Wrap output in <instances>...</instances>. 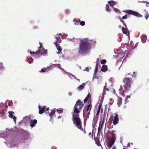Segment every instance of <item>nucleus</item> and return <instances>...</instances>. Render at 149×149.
I'll list each match as a JSON object with an SVG mask.
<instances>
[{"instance_id": "f257e3e1", "label": "nucleus", "mask_w": 149, "mask_h": 149, "mask_svg": "<svg viewBox=\"0 0 149 149\" xmlns=\"http://www.w3.org/2000/svg\"><path fill=\"white\" fill-rule=\"evenodd\" d=\"M90 42L87 38L80 40V43L79 45V52L80 54L84 55L89 53L91 49Z\"/></svg>"}, {"instance_id": "f03ea898", "label": "nucleus", "mask_w": 149, "mask_h": 149, "mask_svg": "<svg viewBox=\"0 0 149 149\" xmlns=\"http://www.w3.org/2000/svg\"><path fill=\"white\" fill-rule=\"evenodd\" d=\"M83 102L80 100H78L74 107L73 111L72 112V118L79 117V113L83 107Z\"/></svg>"}, {"instance_id": "7ed1b4c3", "label": "nucleus", "mask_w": 149, "mask_h": 149, "mask_svg": "<svg viewBox=\"0 0 149 149\" xmlns=\"http://www.w3.org/2000/svg\"><path fill=\"white\" fill-rule=\"evenodd\" d=\"M125 84L123 86L124 90H123V93H125L129 91L131 88V80L129 78L125 77L123 80Z\"/></svg>"}, {"instance_id": "20e7f679", "label": "nucleus", "mask_w": 149, "mask_h": 149, "mask_svg": "<svg viewBox=\"0 0 149 149\" xmlns=\"http://www.w3.org/2000/svg\"><path fill=\"white\" fill-rule=\"evenodd\" d=\"M72 121L74 125L85 134L86 131L82 127L81 121L79 117L72 118Z\"/></svg>"}, {"instance_id": "39448f33", "label": "nucleus", "mask_w": 149, "mask_h": 149, "mask_svg": "<svg viewBox=\"0 0 149 149\" xmlns=\"http://www.w3.org/2000/svg\"><path fill=\"white\" fill-rule=\"evenodd\" d=\"M6 144L11 148L18 147L19 143V141L15 139H8L7 141L5 142Z\"/></svg>"}, {"instance_id": "423d86ee", "label": "nucleus", "mask_w": 149, "mask_h": 149, "mask_svg": "<svg viewBox=\"0 0 149 149\" xmlns=\"http://www.w3.org/2000/svg\"><path fill=\"white\" fill-rule=\"evenodd\" d=\"M91 109V105L89 104L83 110V116L84 121H86L87 119L89 118Z\"/></svg>"}, {"instance_id": "0eeeda50", "label": "nucleus", "mask_w": 149, "mask_h": 149, "mask_svg": "<svg viewBox=\"0 0 149 149\" xmlns=\"http://www.w3.org/2000/svg\"><path fill=\"white\" fill-rule=\"evenodd\" d=\"M108 4H107L106 6V10L107 12L110 13L111 11V10L110 8L109 5L111 7L113 8H114L113 6L117 4V2L113 1H108Z\"/></svg>"}, {"instance_id": "6e6552de", "label": "nucleus", "mask_w": 149, "mask_h": 149, "mask_svg": "<svg viewBox=\"0 0 149 149\" xmlns=\"http://www.w3.org/2000/svg\"><path fill=\"white\" fill-rule=\"evenodd\" d=\"M40 46L38 49V51L40 53V54L43 56H45L47 55V50L45 49L43 47H42V44L40 43Z\"/></svg>"}, {"instance_id": "1a4fd4ad", "label": "nucleus", "mask_w": 149, "mask_h": 149, "mask_svg": "<svg viewBox=\"0 0 149 149\" xmlns=\"http://www.w3.org/2000/svg\"><path fill=\"white\" fill-rule=\"evenodd\" d=\"M126 12L138 17H141L142 16L139 13L131 10H127L126 11Z\"/></svg>"}, {"instance_id": "9d476101", "label": "nucleus", "mask_w": 149, "mask_h": 149, "mask_svg": "<svg viewBox=\"0 0 149 149\" xmlns=\"http://www.w3.org/2000/svg\"><path fill=\"white\" fill-rule=\"evenodd\" d=\"M29 51V50H27V52H29L31 56L34 58H38L40 56V53L39 52L38 50L37 52H36Z\"/></svg>"}, {"instance_id": "9b49d317", "label": "nucleus", "mask_w": 149, "mask_h": 149, "mask_svg": "<svg viewBox=\"0 0 149 149\" xmlns=\"http://www.w3.org/2000/svg\"><path fill=\"white\" fill-rule=\"evenodd\" d=\"M56 111H55V109H54L52 110L51 113H50L49 115V116L50 119V121L53 122L54 118L55 117V112Z\"/></svg>"}, {"instance_id": "f8f14e48", "label": "nucleus", "mask_w": 149, "mask_h": 149, "mask_svg": "<svg viewBox=\"0 0 149 149\" xmlns=\"http://www.w3.org/2000/svg\"><path fill=\"white\" fill-rule=\"evenodd\" d=\"M8 113L9 117L11 118H13L15 124H16L17 118L15 116L13 115V114L14 113V112L13 111H10L8 112Z\"/></svg>"}, {"instance_id": "ddd939ff", "label": "nucleus", "mask_w": 149, "mask_h": 149, "mask_svg": "<svg viewBox=\"0 0 149 149\" xmlns=\"http://www.w3.org/2000/svg\"><path fill=\"white\" fill-rule=\"evenodd\" d=\"M115 141V140L113 138L110 139L107 143L108 148H110L114 143Z\"/></svg>"}, {"instance_id": "4468645a", "label": "nucleus", "mask_w": 149, "mask_h": 149, "mask_svg": "<svg viewBox=\"0 0 149 149\" xmlns=\"http://www.w3.org/2000/svg\"><path fill=\"white\" fill-rule=\"evenodd\" d=\"M38 108L39 113L40 114H42L44 112L46 111H45V108H46L45 106H41L39 105Z\"/></svg>"}, {"instance_id": "2eb2a0df", "label": "nucleus", "mask_w": 149, "mask_h": 149, "mask_svg": "<svg viewBox=\"0 0 149 149\" xmlns=\"http://www.w3.org/2000/svg\"><path fill=\"white\" fill-rule=\"evenodd\" d=\"M29 123L30 124V126L32 127H33L35 126L37 124V120L36 119L32 120L30 119Z\"/></svg>"}, {"instance_id": "dca6fc26", "label": "nucleus", "mask_w": 149, "mask_h": 149, "mask_svg": "<svg viewBox=\"0 0 149 149\" xmlns=\"http://www.w3.org/2000/svg\"><path fill=\"white\" fill-rule=\"evenodd\" d=\"M30 120V119L28 117H26L23 118V120L21 121V123L26 125L29 122Z\"/></svg>"}, {"instance_id": "f3484780", "label": "nucleus", "mask_w": 149, "mask_h": 149, "mask_svg": "<svg viewBox=\"0 0 149 149\" xmlns=\"http://www.w3.org/2000/svg\"><path fill=\"white\" fill-rule=\"evenodd\" d=\"M118 114H116L115 116L114 119L113 120V124L114 125H116L118 123Z\"/></svg>"}, {"instance_id": "a211bd4d", "label": "nucleus", "mask_w": 149, "mask_h": 149, "mask_svg": "<svg viewBox=\"0 0 149 149\" xmlns=\"http://www.w3.org/2000/svg\"><path fill=\"white\" fill-rule=\"evenodd\" d=\"M62 35L61 33L57 34L55 36V38L56 39V42L57 43H60L61 42V39L60 37L59 36V35Z\"/></svg>"}, {"instance_id": "6ab92c4d", "label": "nucleus", "mask_w": 149, "mask_h": 149, "mask_svg": "<svg viewBox=\"0 0 149 149\" xmlns=\"http://www.w3.org/2000/svg\"><path fill=\"white\" fill-rule=\"evenodd\" d=\"M54 44L56 46L57 49L58 50V52H57V54H58L60 53H61V47L59 46V45L56 42H54Z\"/></svg>"}, {"instance_id": "aec40b11", "label": "nucleus", "mask_w": 149, "mask_h": 149, "mask_svg": "<svg viewBox=\"0 0 149 149\" xmlns=\"http://www.w3.org/2000/svg\"><path fill=\"white\" fill-rule=\"evenodd\" d=\"M141 38L143 43H145L147 40V36L146 35L143 34L141 35Z\"/></svg>"}, {"instance_id": "412c9836", "label": "nucleus", "mask_w": 149, "mask_h": 149, "mask_svg": "<svg viewBox=\"0 0 149 149\" xmlns=\"http://www.w3.org/2000/svg\"><path fill=\"white\" fill-rule=\"evenodd\" d=\"M86 85V83H84L83 84L81 85L78 86L77 88V89L79 91H81L84 88Z\"/></svg>"}, {"instance_id": "4be33fe9", "label": "nucleus", "mask_w": 149, "mask_h": 149, "mask_svg": "<svg viewBox=\"0 0 149 149\" xmlns=\"http://www.w3.org/2000/svg\"><path fill=\"white\" fill-rule=\"evenodd\" d=\"M107 70V66L106 65H103L101 68V71L104 72H106Z\"/></svg>"}, {"instance_id": "5701e85b", "label": "nucleus", "mask_w": 149, "mask_h": 149, "mask_svg": "<svg viewBox=\"0 0 149 149\" xmlns=\"http://www.w3.org/2000/svg\"><path fill=\"white\" fill-rule=\"evenodd\" d=\"M117 96L118 98L117 100V104L118 107H119L121 104L122 99L121 97H119L118 95H117Z\"/></svg>"}, {"instance_id": "b1692460", "label": "nucleus", "mask_w": 149, "mask_h": 149, "mask_svg": "<svg viewBox=\"0 0 149 149\" xmlns=\"http://www.w3.org/2000/svg\"><path fill=\"white\" fill-rule=\"evenodd\" d=\"M103 125L102 123L100 124L98 128L97 135H98L101 132Z\"/></svg>"}, {"instance_id": "393cba45", "label": "nucleus", "mask_w": 149, "mask_h": 149, "mask_svg": "<svg viewBox=\"0 0 149 149\" xmlns=\"http://www.w3.org/2000/svg\"><path fill=\"white\" fill-rule=\"evenodd\" d=\"M5 69V67L4 66L3 64L1 62H0V72L4 70Z\"/></svg>"}, {"instance_id": "a878e982", "label": "nucleus", "mask_w": 149, "mask_h": 149, "mask_svg": "<svg viewBox=\"0 0 149 149\" xmlns=\"http://www.w3.org/2000/svg\"><path fill=\"white\" fill-rule=\"evenodd\" d=\"M91 97V95L89 93L88 94L86 97L85 98L84 100V102L86 103L88 100H89L90 99Z\"/></svg>"}, {"instance_id": "bb28decb", "label": "nucleus", "mask_w": 149, "mask_h": 149, "mask_svg": "<svg viewBox=\"0 0 149 149\" xmlns=\"http://www.w3.org/2000/svg\"><path fill=\"white\" fill-rule=\"evenodd\" d=\"M98 63H97L96 64V66L95 67V72L94 73V74H95L97 73V71H98Z\"/></svg>"}, {"instance_id": "cd10ccee", "label": "nucleus", "mask_w": 149, "mask_h": 149, "mask_svg": "<svg viewBox=\"0 0 149 149\" xmlns=\"http://www.w3.org/2000/svg\"><path fill=\"white\" fill-rule=\"evenodd\" d=\"M5 132L3 131H1L0 132V136L1 137H5Z\"/></svg>"}, {"instance_id": "c85d7f7f", "label": "nucleus", "mask_w": 149, "mask_h": 149, "mask_svg": "<svg viewBox=\"0 0 149 149\" xmlns=\"http://www.w3.org/2000/svg\"><path fill=\"white\" fill-rule=\"evenodd\" d=\"M130 98V95L126 96L125 99V103L126 104L129 102L128 99Z\"/></svg>"}, {"instance_id": "c756f323", "label": "nucleus", "mask_w": 149, "mask_h": 149, "mask_svg": "<svg viewBox=\"0 0 149 149\" xmlns=\"http://www.w3.org/2000/svg\"><path fill=\"white\" fill-rule=\"evenodd\" d=\"M51 67V66H47V67L46 68H43L41 69V71H40V72H47V71H46V70L47 69Z\"/></svg>"}, {"instance_id": "7c9ffc66", "label": "nucleus", "mask_w": 149, "mask_h": 149, "mask_svg": "<svg viewBox=\"0 0 149 149\" xmlns=\"http://www.w3.org/2000/svg\"><path fill=\"white\" fill-rule=\"evenodd\" d=\"M113 9L114 12L117 13H120V11L118 9L113 8Z\"/></svg>"}, {"instance_id": "2f4dec72", "label": "nucleus", "mask_w": 149, "mask_h": 149, "mask_svg": "<svg viewBox=\"0 0 149 149\" xmlns=\"http://www.w3.org/2000/svg\"><path fill=\"white\" fill-rule=\"evenodd\" d=\"M33 60L32 58H29L27 59L28 62L30 64L33 61Z\"/></svg>"}, {"instance_id": "473e14b6", "label": "nucleus", "mask_w": 149, "mask_h": 149, "mask_svg": "<svg viewBox=\"0 0 149 149\" xmlns=\"http://www.w3.org/2000/svg\"><path fill=\"white\" fill-rule=\"evenodd\" d=\"M122 30L124 34H127V30L125 28L122 27Z\"/></svg>"}, {"instance_id": "72a5a7b5", "label": "nucleus", "mask_w": 149, "mask_h": 149, "mask_svg": "<svg viewBox=\"0 0 149 149\" xmlns=\"http://www.w3.org/2000/svg\"><path fill=\"white\" fill-rule=\"evenodd\" d=\"M55 67H57L58 68L61 69H63V68L61 67V65L60 64H55V65L54 66Z\"/></svg>"}, {"instance_id": "f704fd0d", "label": "nucleus", "mask_w": 149, "mask_h": 149, "mask_svg": "<svg viewBox=\"0 0 149 149\" xmlns=\"http://www.w3.org/2000/svg\"><path fill=\"white\" fill-rule=\"evenodd\" d=\"M101 109V106L100 105L98 108L97 111V113H96V115H98L100 113V110Z\"/></svg>"}, {"instance_id": "c9c22d12", "label": "nucleus", "mask_w": 149, "mask_h": 149, "mask_svg": "<svg viewBox=\"0 0 149 149\" xmlns=\"http://www.w3.org/2000/svg\"><path fill=\"white\" fill-rule=\"evenodd\" d=\"M123 90H124V88H123L122 86H120V89L119 90V91L120 92L123 93Z\"/></svg>"}, {"instance_id": "e433bc0d", "label": "nucleus", "mask_w": 149, "mask_h": 149, "mask_svg": "<svg viewBox=\"0 0 149 149\" xmlns=\"http://www.w3.org/2000/svg\"><path fill=\"white\" fill-rule=\"evenodd\" d=\"M85 22L84 21H81L80 23V24L82 26H84L85 25Z\"/></svg>"}, {"instance_id": "4c0bfd02", "label": "nucleus", "mask_w": 149, "mask_h": 149, "mask_svg": "<svg viewBox=\"0 0 149 149\" xmlns=\"http://www.w3.org/2000/svg\"><path fill=\"white\" fill-rule=\"evenodd\" d=\"M91 69V68L90 67H88L85 68V69L84 70V71H88L89 69Z\"/></svg>"}, {"instance_id": "58836bf2", "label": "nucleus", "mask_w": 149, "mask_h": 149, "mask_svg": "<svg viewBox=\"0 0 149 149\" xmlns=\"http://www.w3.org/2000/svg\"><path fill=\"white\" fill-rule=\"evenodd\" d=\"M0 117L1 119L3 120H4L5 119H6V117L4 115V114H2V115H1L0 116Z\"/></svg>"}, {"instance_id": "ea45409f", "label": "nucleus", "mask_w": 149, "mask_h": 149, "mask_svg": "<svg viewBox=\"0 0 149 149\" xmlns=\"http://www.w3.org/2000/svg\"><path fill=\"white\" fill-rule=\"evenodd\" d=\"M106 62V60L105 59L102 60L101 62V63L102 64H105Z\"/></svg>"}, {"instance_id": "a19ab883", "label": "nucleus", "mask_w": 149, "mask_h": 149, "mask_svg": "<svg viewBox=\"0 0 149 149\" xmlns=\"http://www.w3.org/2000/svg\"><path fill=\"white\" fill-rule=\"evenodd\" d=\"M113 100L111 98L110 99V101L109 102V103L110 104V105L112 104L113 103Z\"/></svg>"}, {"instance_id": "79ce46f5", "label": "nucleus", "mask_w": 149, "mask_h": 149, "mask_svg": "<svg viewBox=\"0 0 149 149\" xmlns=\"http://www.w3.org/2000/svg\"><path fill=\"white\" fill-rule=\"evenodd\" d=\"M70 75H72V77L73 78H74V79H76L78 80H79V81H80V80H79V79H77V78H76V77L74 75H73V74H71V73H70Z\"/></svg>"}, {"instance_id": "37998d69", "label": "nucleus", "mask_w": 149, "mask_h": 149, "mask_svg": "<svg viewBox=\"0 0 149 149\" xmlns=\"http://www.w3.org/2000/svg\"><path fill=\"white\" fill-rule=\"evenodd\" d=\"M105 87H104V90L103 91V92H102V96H103V95H104L105 94Z\"/></svg>"}, {"instance_id": "c03bdc74", "label": "nucleus", "mask_w": 149, "mask_h": 149, "mask_svg": "<svg viewBox=\"0 0 149 149\" xmlns=\"http://www.w3.org/2000/svg\"><path fill=\"white\" fill-rule=\"evenodd\" d=\"M127 18V15H125L122 17V19H125Z\"/></svg>"}, {"instance_id": "a18cd8bd", "label": "nucleus", "mask_w": 149, "mask_h": 149, "mask_svg": "<svg viewBox=\"0 0 149 149\" xmlns=\"http://www.w3.org/2000/svg\"><path fill=\"white\" fill-rule=\"evenodd\" d=\"M137 43H136L135 45L132 48V49H135L136 48L137 46Z\"/></svg>"}, {"instance_id": "49530a36", "label": "nucleus", "mask_w": 149, "mask_h": 149, "mask_svg": "<svg viewBox=\"0 0 149 149\" xmlns=\"http://www.w3.org/2000/svg\"><path fill=\"white\" fill-rule=\"evenodd\" d=\"M149 17V15L148 14H147L145 16V17L146 18V19H147Z\"/></svg>"}, {"instance_id": "de8ad7c7", "label": "nucleus", "mask_w": 149, "mask_h": 149, "mask_svg": "<svg viewBox=\"0 0 149 149\" xmlns=\"http://www.w3.org/2000/svg\"><path fill=\"white\" fill-rule=\"evenodd\" d=\"M135 72L134 71L133 72V74H132V76L133 77H135L136 76V74H135Z\"/></svg>"}, {"instance_id": "09e8293b", "label": "nucleus", "mask_w": 149, "mask_h": 149, "mask_svg": "<svg viewBox=\"0 0 149 149\" xmlns=\"http://www.w3.org/2000/svg\"><path fill=\"white\" fill-rule=\"evenodd\" d=\"M49 109V107L47 108L46 109V110H45V111H45L46 113H48V110Z\"/></svg>"}, {"instance_id": "8fccbe9b", "label": "nucleus", "mask_w": 149, "mask_h": 149, "mask_svg": "<svg viewBox=\"0 0 149 149\" xmlns=\"http://www.w3.org/2000/svg\"><path fill=\"white\" fill-rule=\"evenodd\" d=\"M130 144H131L132 145H133V144L132 143H128V144H127V147H128L130 145Z\"/></svg>"}, {"instance_id": "3c124183", "label": "nucleus", "mask_w": 149, "mask_h": 149, "mask_svg": "<svg viewBox=\"0 0 149 149\" xmlns=\"http://www.w3.org/2000/svg\"><path fill=\"white\" fill-rule=\"evenodd\" d=\"M123 138V137H120V139L121 140L120 141V142L121 143H122V139Z\"/></svg>"}, {"instance_id": "603ef678", "label": "nucleus", "mask_w": 149, "mask_h": 149, "mask_svg": "<svg viewBox=\"0 0 149 149\" xmlns=\"http://www.w3.org/2000/svg\"><path fill=\"white\" fill-rule=\"evenodd\" d=\"M4 112H0V116L1 115H2V114H4Z\"/></svg>"}, {"instance_id": "864d4df0", "label": "nucleus", "mask_w": 149, "mask_h": 149, "mask_svg": "<svg viewBox=\"0 0 149 149\" xmlns=\"http://www.w3.org/2000/svg\"><path fill=\"white\" fill-rule=\"evenodd\" d=\"M113 93L114 94H116V95L117 96V95L116 93V92H115V91L114 90H113Z\"/></svg>"}, {"instance_id": "5fc2aeb1", "label": "nucleus", "mask_w": 149, "mask_h": 149, "mask_svg": "<svg viewBox=\"0 0 149 149\" xmlns=\"http://www.w3.org/2000/svg\"><path fill=\"white\" fill-rule=\"evenodd\" d=\"M68 95H69V96H71L72 95V94L71 93L69 92L68 93Z\"/></svg>"}, {"instance_id": "6e6d98bb", "label": "nucleus", "mask_w": 149, "mask_h": 149, "mask_svg": "<svg viewBox=\"0 0 149 149\" xmlns=\"http://www.w3.org/2000/svg\"><path fill=\"white\" fill-rule=\"evenodd\" d=\"M68 76L71 79H72V78L69 75V74H68Z\"/></svg>"}, {"instance_id": "4d7b16f0", "label": "nucleus", "mask_w": 149, "mask_h": 149, "mask_svg": "<svg viewBox=\"0 0 149 149\" xmlns=\"http://www.w3.org/2000/svg\"><path fill=\"white\" fill-rule=\"evenodd\" d=\"M111 149H116V148L115 147L113 146Z\"/></svg>"}, {"instance_id": "13d9d810", "label": "nucleus", "mask_w": 149, "mask_h": 149, "mask_svg": "<svg viewBox=\"0 0 149 149\" xmlns=\"http://www.w3.org/2000/svg\"><path fill=\"white\" fill-rule=\"evenodd\" d=\"M61 118V116H58V117L57 118L58 119H60Z\"/></svg>"}, {"instance_id": "bf43d9fd", "label": "nucleus", "mask_w": 149, "mask_h": 149, "mask_svg": "<svg viewBox=\"0 0 149 149\" xmlns=\"http://www.w3.org/2000/svg\"><path fill=\"white\" fill-rule=\"evenodd\" d=\"M121 22L122 23H123V24H124H124H125V23L124 22L123 20H121Z\"/></svg>"}, {"instance_id": "052dcab7", "label": "nucleus", "mask_w": 149, "mask_h": 149, "mask_svg": "<svg viewBox=\"0 0 149 149\" xmlns=\"http://www.w3.org/2000/svg\"><path fill=\"white\" fill-rule=\"evenodd\" d=\"M63 71H64V72H67V73H68V72H65V70L63 69H62Z\"/></svg>"}, {"instance_id": "680f3d73", "label": "nucleus", "mask_w": 149, "mask_h": 149, "mask_svg": "<svg viewBox=\"0 0 149 149\" xmlns=\"http://www.w3.org/2000/svg\"><path fill=\"white\" fill-rule=\"evenodd\" d=\"M138 2L145 3V2L144 1H138Z\"/></svg>"}, {"instance_id": "e2e57ef3", "label": "nucleus", "mask_w": 149, "mask_h": 149, "mask_svg": "<svg viewBox=\"0 0 149 149\" xmlns=\"http://www.w3.org/2000/svg\"><path fill=\"white\" fill-rule=\"evenodd\" d=\"M105 89V90H107V91H109V89H108V88H106V89Z\"/></svg>"}, {"instance_id": "0e129e2a", "label": "nucleus", "mask_w": 149, "mask_h": 149, "mask_svg": "<svg viewBox=\"0 0 149 149\" xmlns=\"http://www.w3.org/2000/svg\"><path fill=\"white\" fill-rule=\"evenodd\" d=\"M123 96H124V97L125 96V94H123Z\"/></svg>"}, {"instance_id": "69168bd1", "label": "nucleus", "mask_w": 149, "mask_h": 149, "mask_svg": "<svg viewBox=\"0 0 149 149\" xmlns=\"http://www.w3.org/2000/svg\"><path fill=\"white\" fill-rule=\"evenodd\" d=\"M75 25H77V24L76 22H75Z\"/></svg>"}, {"instance_id": "338daca9", "label": "nucleus", "mask_w": 149, "mask_h": 149, "mask_svg": "<svg viewBox=\"0 0 149 149\" xmlns=\"http://www.w3.org/2000/svg\"><path fill=\"white\" fill-rule=\"evenodd\" d=\"M65 35V33H63V36H64Z\"/></svg>"}, {"instance_id": "774afa93", "label": "nucleus", "mask_w": 149, "mask_h": 149, "mask_svg": "<svg viewBox=\"0 0 149 149\" xmlns=\"http://www.w3.org/2000/svg\"><path fill=\"white\" fill-rule=\"evenodd\" d=\"M127 74H128V75H129L130 74V73H128Z\"/></svg>"}]
</instances>
